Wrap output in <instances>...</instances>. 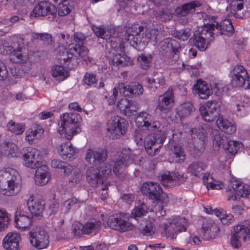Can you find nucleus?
<instances>
[{"mask_svg": "<svg viewBox=\"0 0 250 250\" xmlns=\"http://www.w3.org/2000/svg\"><path fill=\"white\" fill-rule=\"evenodd\" d=\"M21 240L20 233L15 231L9 232L3 240V248L6 250H20L19 244Z\"/></svg>", "mask_w": 250, "mask_h": 250, "instance_id": "nucleus-29", "label": "nucleus"}, {"mask_svg": "<svg viewBox=\"0 0 250 250\" xmlns=\"http://www.w3.org/2000/svg\"><path fill=\"white\" fill-rule=\"evenodd\" d=\"M7 127L9 131L16 135L21 134L24 130L23 125L12 121L8 123Z\"/></svg>", "mask_w": 250, "mask_h": 250, "instance_id": "nucleus-52", "label": "nucleus"}, {"mask_svg": "<svg viewBox=\"0 0 250 250\" xmlns=\"http://www.w3.org/2000/svg\"><path fill=\"white\" fill-rule=\"evenodd\" d=\"M34 39H40L42 41H47V43L51 42V37L48 34H35L33 35Z\"/></svg>", "mask_w": 250, "mask_h": 250, "instance_id": "nucleus-63", "label": "nucleus"}, {"mask_svg": "<svg viewBox=\"0 0 250 250\" xmlns=\"http://www.w3.org/2000/svg\"><path fill=\"white\" fill-rule=\"evenodd\" d=\"M229 77L232 86L240 87L243 86L245 89L250 88V80L247 72L241 65H236L230 72Z\"/></svg>", "mask_w": 250, "mask_h": 250, "instance_id": "nucleus-14", "label": "nucleus"}, {"mask_svg": "<svg viewBox=\"0 0 250 250\" xmlns=\"http://www.w3.org/2000/svg\"><path fill=\"white\" fill-rule=\"evenodd\" d=\"M229 200H235L237 197L249 198L250 187L238 180H231L227 190Z\"/></svg>", "mask_w": 250, "mask_h": 250, "instance_id": "nucleus-15", "label": "nucleus"}, {"mask_svg": "<svg viewBox=\"0 0 250 250\" xmlns=\"http://www.w3.org/2000/svg\"><path fill=\"white\" fill-rule=\"evenodd\" d=\"M173 103L172 90L168 89L164 94L159 97L157 108L160 111H165L170 108Z\"/></svg>", "mask_w": 250, "mask_h": 250, "instance_id": "nucleus-32", "label": "nucleus"}, {"mask_svg": "<svg viewBox=\"0 0 250 250\" xmlns=\"http://www.w3.org/2000/svg\"><path fill=\"white\" fill-rule=\"evenodd\" d=\"M140 149H136L131 152L129 149L125 148L118 154L117 160L115 161L113 166V172L117 175H121L125 171V167L132 163L138 164L141 162L142 158L140 155Z\"/></svg>", "mask_w": 250, "mask_h": 250, "instance_id": "nucleus-8", "label": "nucleus"}, {"mask_svg": "<svg viewBox=\"0 0 250 250\" xmlns=\"http://www.w3.org/2000/svg\"><path fill=\"white\" fill-rule=\"evenodd\" d=\"M116 105L117 109L121 114L128 117L134 115L137 111L136 107L133 102L125 98L117 100Z\"/></svg>", "mask_w": 250, "mask_h": 250, "instance_id": "nucleus-27", "label": "nucleus"}, {"mask_svg": "<svg viewBox=\"0 0 250 250\" xmlns=\"http://www.w3.org/2000/svg\"><path fill=\"white\" fill-rule=\"evenodd\" d=\"M148 210L146 205L139 201L135 203V207L131 214V217L137 219L138 218L145 215L147 213Z\"/></svg>", "mask_w": 250, "mask_h": 250, "instance_id": "nucleus-43", "label": "nucleus"}, {"mask_svg": "<svg viewBox=\"0 0 250 250\" xmlns=\"http://www.w3.org/2000/svg\"><path fill=\"white\" fill-rule=\"evenodd\" d=\"M187 227V221L185 218L174 217L164 224L162 234L168 238L174 239L178 233L185 231Z\"/></svg>", "mask_w": 250, "mask_h": 250, "instance_id": "nucleus-10", "label": "nucleus"}, {"mask_svg": "<svg viewBox=\"0 0 250 250\" xmlns=\"http://www.w3.org/2000/svg\"><path fill=\"white\" fill-rule=\"evenodd\" d=\"M111 168L109 164H104L100 167V169L94 167H89L86 172L87 181L93 186H96L101 183L103 184V178L110 175Z\"/></svg>", "mask_w": 250, "mask_h": 250, "instance_id": "nucleus-11", "label": "nucleus"}, {"mask_svg": "<svg viewBox=\"0 0 250 250\" xmlns=\"http://www.w3.org/2000/svg\"><path fill=\"white\" fill-rule=\"evenodd\" d=\"M194 110V108L190 102H186L180 105L177 109L175 122L178 123L181 121L182 117L189 115Z\"/></svg>", "mask_w": 250, "mask_h": 250, "instance_id": "nucleus-37", "label": "nucleus"}, {"mask_svg": "<svg viewBox=\"0 0 250 250\" xmlns=\"http://www.w3.org/2000/svg\"><path fill=\"white\" fill-rule=\"evenodd\" d=\"M138 128L144 130L154 131L160 129V134H150L144 140V145L146 153L151 156L157 153L162 146L167 134V129L162 127L158 121L154 120L153 116L146 112L139 113L135 119Z\"/></svg>", "mask_w": 250, "mask_h": 250, "instance_id": "nucleus-2", "label": "nucleus"}, {"mask_svg": "<svg viewBox=\"0 0 250 250\" xmlns=\"http://www.w3.org/2000/svg\"><path fill=\"white\" fill-rule=\"evenodd\" d=\"M214 24H205L199 31V35H195L193 43L200 51H205L208 47L210 41L213 36Z\"/></svg>", "mask_w": 250, "mask_h": 250, "instance_id": "nucleus-12", "label": "nucleus"}, {"mask_svg": "<svg viewBox=\"0 0 250 250\" xmlns=\"http://www.w3.org/2000/svg\"><path fill=\"white\" fill-rule=\"evenodd\" d=\"M212 24H214V28L220 30L221 33L223 35L230 36L232 34L234 31L233 27L231 22L228 19L223 21L219 24L218 23L216 24L215 23Z\"/></svg>", "mask_w": 250, "mask_h": 250, "instance_id": "nucleus-40", "label": "nucleus"}, {"mask_svg": "<svg viewBox=\"0 0 250 250\" xmlns=\"http://www.w3.org/2000/svg\"><path fill=\"white\" fill-rule=\"evenodd\" d=\"M218 127L228 134H232L236 131V126L231 122L222 116H219L216 122Z\"/></svg>", "mask_w": 250, "mask_h": 250, "instance_id": "nucleus-36", "label": "nucleus"}, {"mask_svg": "<svg viewBox=\"0 0 250 250\" xmlns=\"http://www.w3.org/2000/svg\"><path fill=\"white\" fill-rule=\"evenodd\" d=\"M206 165L202 162L196 161L190 164L188 168V172L195 176H197L198 174L205 169Z\"/></svg>", "mask_w": 250, "mask_h": 250, "instance_id": "nucleus-47", "label": "nucleus"}, {"mask_svg": "<svg viewBox=\"0 0 250 250\" xmlns=\"http://www.w3.org/2000/svg\"><path fill=\"white\" fill-rule=\"evenodd\" d=\"M127 126L125 120L118 116L112 117L107 125L108 134L113 139H117L125 133Z\"/></svg>", "mask_w": 250, "mask_h": 250, "instance_id": "nucleus-16", "label": "nucleus"}, {"mask_svg": "<svg viewBox=\"0 0 250 250\" xmlns=\"http://www.w3.org/2000/svg\"><path fill=\"white\" fill-rule=\"evenodd\" d=\"M98 80V79L97 78L96 75L92 73H85L83 78V82L87 85L93 87H97L99 88L104 87V84L103 81L100 82L97 86Z\"/></svg>", "mask_w": 250, "mask_h": 250, "instance_id": "nucleus-45", "label": "nucleus"}, {"mask_svg": "<svg viewBox=\"0 0 250 250\" xmlns=\"http://www.w3.org/2000/svg\"><path fill=\"white\" fill-rule=\"evenodd\" d=\"M8 75V72L5 63L0 60V81L5 80Z\"/></svg>", "mask_w": 250, "mask_h": 250, "instance_id": "nucleus-60", "label": "nucleus"}, {"mask_svg": "<svg viewBox=\"0 0 250 250\" xmlns=\"http://www.w3.org/2000/svg\"><path fill=\"white\" fill-rule=\"evenodd\" d=\"M227 139L226 137L221 136L220 134H216L213 137V144L216 149L223 148L225 149V146Z\"/></svg>", "mask_w": 250, "mask_h": 250, "instance_id": "nucleus-53", "label": "nucleus"}, {"mask_svg": "<svg viewBox=\"0 0 250 250\" xmlns=\"http://www.w3.org/2000/svg\"><path fill=\"white\" fill-rule=\"evenodd\" d=\"M137 60L142 68L144 69H146L149 66V64L152 61V56L151 55H141L138 57Z\"/></svg>", "mask_w": 250, "mask_h": 250, "instance_id": "nucleus-55", "label": "nucleus"}, {"mask_svg": "<svg viewBox=\"0 0 250 250\" xmlns=\"http://www.w3.org/2000/svg\"><path fill=\"white\" fill-rule=\"evenodd\" d=\"M15 222L17 228L26 231L30 229L32 219L30 216L24 215L21 209H18L15 213Z\"/></svg>", "mask_w": 250, "mask_h": 250, "instance_id": "nucleus-31", "label": "nucleus"}, {"mask_svg": "<svg viewBox=\"0 0 250 250\" xmlns=\"http://www.w3.org/2000/svg\"><path fill=\"white\" fill-rule=\"evenodd\" d=\"M101 226L100 221L94 219L90 220L83 225L85 234H95L100 229Z\"/></svg>", "mask_w": 250, "mask_h": 250, "instance_id": "nucleus-41", "label": "nucleus"}, {"mask_svg": "<svg viewBox=\"0 0 250 250\" xmlns=\"http://www.w3.org/2000/svg\"><path fill=\"white\" fill-rule=\"evenodd\" d=\"M219 104L216 101L205 102L199 108V111L203 119L206 122L213 121L217 114Z\"/></svg>", "mask_w": 250, "mask_h": 250, "instance_id": "nucleus-20", "label": "nucleus"}, {"mask_svg": "<svg viewBox=\"0 0 250 250\" xmlns=\"http://www.w3.org/2000/svg\"><path fill=\"white\" fill-rule=\"evenodd\" d=\"M3 156L9 158H17L21 154L20 147L15 144L7 142L3 143L1 146Z\"/></svg>", "mask_w": 250, "mask_h": 250, "instance_id": "nucleus-34", "label": "nucleus"}, {"mask_svg": "<svg viewBox=\"0 0 250 250\" xmlns=\"http://www.w3.org/2000/svg\"><path fill=\"white\" fill-rule=\"evenodd\" d=\"M9 221V214L5 211L0 209V231L7 228Z\"/></svg>", "mask_w": 250, "mask_h": 250, "instance_id": "nucleus-54", "label": "nucleus"}, {"mask_svg": "<svg viewBox=\"0 0 250 250\" xmlns=\"http://www.w3.org/2000/svg\"><path fill=\"white\" fill-rule=\"evenodd\" d=\"M33 12L36 17L54 15L57 13V9L52 4L46 1H42L35 6Z\"/></svg>", "mask_w": 250, "mask_h": 250, "instance_id": "nucleus-28", "label": "nucleus"}, {"mask_svg": "<svg viewBox=\"0 0 250 250\" xmlns=\"http://www.w3.org/2000/svg\"><path fill=\"white\" fill-rule=\"evenodd\" d=\"M157 31L155 29H144L139 23H135L126 31V40L138 50L145 48L152 39H156Z\"/></svg>", "mask_w": 250, "mask_h": 250, "instance_id": "nucleus-4", "label": "nucleus"}, {"mask_svg": "<svg viewBox=\"0 0 250 250\" xmlns=\"http://www.w3.org/2000/svg\"><path fill=\"white\" fill-rule=\"evenodd\" d=\"M183 67L188 71L190 75H193L194 77H198L200 74V68L201 67V64L199 63L197 65H189L188 64H185L182 63Z\"/></svg>", "mask_w": 250, "mask_h": 250, "instance_id": "nucleus-56", "label": "nucleus"}, {"mask_svg": "<svg viewBox=\"0 0 250 250\" xmlns=\"http://www.w3.org/2000/svg\"><path fill=\"white\" fill-rule=\"evenodd\" d=\"M80 203L75 198H72L64 201L62 205V211L66 213L67 212L72 208H78L80 207Z\"/></svg>", "mask_w": 250, "mask_h": 250, "instance_id": "nucleus-49", "label": "nucleus"}, {"mask_svg": "<svg viewBox=\"0 0 250 250\" xmlns=\"http://www.w3.org/2000/svg\"><path fill=\"white\" fill-rule=\"evenodd\" d=\"M21 178L19 172L11 167L0 170V190L5 196H13L20 192Z\"/></svg>", "mask_w": 250, "mask_h": 250, "instance_id": "nucleus-5", "label": "nucleus"}, {"mask_svg": "<svg viewBox=\"0 0 250 250\" xmlns=\"http://www.w3.org/2000/svg\"><path fill=\"white\" fill-rule=\"evenodd\" d=\"M201 5V3L198 1H193L189 3H187L181 7H178L175 10V13L177 15L180 16H186L188 14L193 13L197 7Z\"/></svg>", "mask_w": 250, "mask_h": 250, "instance_id": "nucleus-35", "label": "nucleus"}, {"mask_svg": "<svg viewBox=\"0 0 250 250\" xmlns=\"http://www.w3.org/2000/svg\"><path fill=\"white\" fill-rule=\"evenodd\" d=\"M178 177L174 172L165 171L161 175L162 184L166 187H171L174 185V183L177 180Z\"/></svg>", "mask_w": 250, "mask_h": 250, "instance_id": "nucleus-44", "label": "nucleus"}, {"mask_svg": "<svg viewBox=\"0 0 250 250\" xmlns=\"http://www.w3.org/2000/svg\"><path fill=\"white\" fill-rule=\"evenodd\" d=\"M43 130L39 125L34 126L28 129L25 133V140L30 144L38 142L43 136Z\"/></svg>", "mask_w": 250, "mask_h": 250, "instance_id": "nucleus-33", "label": "nucleus"}, {"mask_svg": "<svg viewBox=\"0 0 250 250\" xmlns=\"http://www.w3.org/2000/svg\"><path fill=\"white\" fill-rule=\"evenodd\" d=\"M57 37L61 46L59 45L55 52L61 65H54L51 68V74L57 81H62L69 77L68 69L74 66L76 57L86 62H90V59L88 50L83 45L85 38L83 34L76 33L72 38L67 34L66 36L61 33Z\"/></svg>", "mask_w": 250, "mask_h": 250, "instance_id": "nucleus-1", "label": "nucleus"}, {"mask_svg": "<svg viewBox=\"0 0 250 250\" xmlns=\"http://www.w3.org/2000/svg\"><path fill=\"white\" fill-rule=\"evenodd\" d=\"M146 81L147 87L152 91H154L160 86L163 85L165 83L163 76L159 73L155 74L153 78H148Z\"/></svg>", "mask_w": 250, "mask_h": 250, "instance_id": "nucleus-38", "label": "nucleus"}, {"mask_svg": "<svg viewBox=\"0 0 250 250\" xmlns=\"http://www.w3.org/2000/svg\"><path fill=\"white\" fill-rule=\"evenodd\" d=\"M223 87L219 83H215L213 86L201 79L198 80L192 87L194 94L197 95L200 99H208L214 91L215 93H220Z\"/></svg>", "mask_w": 250, "mask_h": 250, "instance_id": "nucleus-13", "label": "nucleus"}, {"mask_svg": "<svg viewBox=\"0 0 250 250\" xmlns=\"http://www.w3.org/2000/svg\"><path fill=\"white\" fill-rule=\"evenodd\" d=\"M82 174L80 171H74L71 178L69 179V182L73 185L77 184L82 180Z\"/></svg>", "mask_w": 250, "mask_h": 250, "instance_id": "nucleus-61", "label": "nucleus"}, {"mask_svg": "<svg viewBox=\"0 0 250 250\" xmlns=\"http://www.w3.org/2000/svg\"><path fill=\"white\" fill-rule=\"evenodd\" d=\"M171 150L175 156L171 160H169L170 162L181 163L184 161L185 155L181 145H174Z\"/></svg>", "mask_w": 250, "mask_h": 250, "instance_id": "nucleus-46", "label": "nucleus"}, {"mask_svg": "<svg viewBox=\"0 0 250 250\" xmlns=\"http://www.w3.org/2000/svg\"><path fill=\"white\" fill-rule=\"evenodd\" d=\"M250 238V229L248 227L242 225H236L234 227L231 243L234 247L238 248L242 241L245 242Z\"/></svg>", "mask_w": 250, "mask_h": 250, "instance_id": "nucleus-21", "label": "nucleus"}, {"mask_svg": "<svg viewBox=\"0 0 250 250\" xmlns=\"http://www.w3.org/2000/svg\"><path fill=\"white\" fill-rule=\"evenodd\" d=\"M143 92L142 85L137 83H131L128 85L121 83H119L114 87L111 95H104V99L108 105H112L115 104L116 101L120 98L121 95L125 96L139 95Z\"/></svg>", "mask_w": 250, "mask_h": 250, "instance_id": "nucleus-7", "label": "nucleus"}, {"mask_svg": "<svg viewBox=\"0 0 250 250\" xmlns=\"http://www.w3.org/2000/svg\"><path fill=\"white\" fill-rule=\"evenodd\" d=\"M221 222L223 224L229 225L233 223L234 217L231 214H227L226 212L221 217Z\"/></svg>", "mask_w": 250, "mask_h": 250, "instance_id": "nucleus-62", "label": "nucleus"}, {"mask_svg": "<svg viewBox=\"0 0 250 250\" xmlns=\"http://www.w3.org/2000/svg\"><path fill=\"white\" fill-rule=\"evenodd\" d=\"M203 181L207 188L211 189H220L223 188V184L216 181L209 174H205L203 177Z\"/></svg>", "mask_w": 250, "mask_h": 250, "instance_id": "nucleus-42", "label": "nucleus"}, {"mask_svg": "<svg viewBox=\"0 0 250 250\" xmlns=\"http://www.w3.org/2000/svg\"><path fill=\"white\" fill-rule=\"evenodd\" d=\"M233 110L238 117H243L248 115L250 113V97L246 96L237 97Z\"/></svg>", "mask_w": 250, "mask_h": 250, "instance_id": "nucleus-25", "label": "nucleus"}, {"mask_svg": "<svg viewBox=\"0 0 250 250\" xmlns=\"http://www.w3.org/2000/svg\"><path fill=\"white\" fill-rule=\"evenodd\" d=\"M191 35L189 29L181 30L176 33L175 37L183 41L187 40Z\"/></svg>", "mask_w": 250, "mask_h": 250, "instance_id": "nucleus-58", "label": "nucleus"}, {"mask_svg": "<svg viewBox=\"0 0 250 250\" xmlns=\"http://www.w3.org/2000/svg\"><path fill=\"white\" fill-rule=\"evenodd\" d=\"M125 214L120 213L115 216L110 217L107 220V225L112 229L122 232L131 229L130 224L125 220Z\"/></svg>", "mask_w": 250, "mask_h": 250, "instance_id": "nucleus-22", "label": "nucleus"}, {"mask_svg": "<svg viewBox=\"0 0 250 250\" xmlns=\"http://www.w3.org/2000/svg\"><path fill=\"white\" fill-rule=\"evenodd\" d=\"M51 174L48 167L42 165L37 167L34 175V181L39 186H43L46 185L50 180Z\"/></svg>", "mask_w": 250, "mask_h": 250, "instance_id": "nucleus-30", "label": "nucleus"}, {"mask_svg": "<svg viewBox=\"0 0 250 250\" xmlns=\"http://www.w3.org/2000/svg\"><path fill=\"white\" fill-rule=\"evenodd\" d=\"M191 136L194 139L198 140L195 143V149L199 152H203L205 148L207 142V133L205 130L201 126L193 128L191 130Z\"/></svg>", "mask_w": 250, "mask_h": 250, "instance_id": "nucleus-26", "label": "nucleus"}, {"mask_svg": "<svg viewBox=\"0 0 250 250\" xmlns=\"http://www.w3.org/2000/svg\"><path fill=\"white\" fill-rule=\"evenodd\" d=\"M28 210L33 216H39L44 209V205L40 201L30 198L28 202Z\"/></svg>", "mask_w": 250, "mask_h": 250, "instance_id": "nucleus-39", "label": "nucleus"}, {"mask_svg": "<svg viewBox=\"0 0 250 250\" xmlns=\"http://www.w3.org/2000/svg\"><path fill=\"white\" fill-rule=\"evenodd\" d=\"M92 30L97 37L109 40L106 46L111 49L107 57L113 65L124 66L131 63L130 59L124 52L122 44L118 42V39L112 37L115 32L113 28L93 26Z\"/></svg>", "mask_w": 250, "mask_h": 250, "instance_id": "nucleus-3", "label": "nucleus"}, {"mask_svg": "<svg viewBox=\"0 0 250 250\" xmlns=\"http://www.w3.org/2000/svg\"><path fill=\"white\" fill-rule=\"evenodd\" d=\"M58 132L67 140L81 132L82 118L77 113H64L60 116Z\"/></svg>", "mask_w": 250, "mask_h": 250, "instance_id": "nucleus-6", "label": "nucleus"}, {"mask_svg": "<svg viewBox=\"0 0 250 250\" xmlns=\"http://www.w3.org/2000/svg\"><path fill=\"white\" fill-rule=\"evenodd\" d=\"M155 232V228L151 222H149L143 228L142 233L146 236H151Z\"/></svg>", "mask_w": 250, "mask_h": 250, "instance_id": "nucleus-57", "label": "nucleus"}, {"mask_svg": "<svg viewBox=\"0 0 250 250\" xmlns=\"http://www.w3.org/2000/svg\"><path fill=\"white\" fill-rule=\"evenodd\" d=\"M71 233L74 237H77L85 234L83 225L79 222H74L72 226Z\"/></svg>", "mask_w": 250, "mask_h": 250, "instance_id": "nucleus-51", "label": "nucleus"}, {"mask_svg": "<svg viewBox=\"0 0 250 250\" xmlns=\"http://www.w3.org/2000/svg\"><path fill=\"white\" fill-rule=\"evenodd\" d=\"M243 145L239 141L227 140L225 146V149L228 150L230 153L235 154L238 151L242 149Z\"/></svg>", "mask_w": 250, "mask_h": 250, "instance_id": "nucleus-48", "label": "nucleus"}, {"mask_svg": "<svg viewBox=\"0 0 250 250\" xmlns=\"http://www.w3.org/2000/svg\"><path fill=\"white\" fill-rule=\"evenodd\" d=\"M40 151L34 147H30L22 156V165L27 168L34 169L42 164Z\"/></svg>", "mask_w": 250, "mask_h": 250, "instance_id": "nucleus-17", "label": "nucleus"}, {"mask_svg": "<svg viewBox=\"0 0 250 250\" xmlns=\"http://www.w3.org/2000/svg\"><path fill=\"white\" fill-rule=\"evenodd\" d=\"M0 53L4 55H9L10 59L13 62L24 63L28 59L26 53H22L20 49H14L12 47L8 46V43L5 41L0 45Z\"/></svg>", "mask_w": 250, "mask_h": 250, "instance_id": "nucleus-19", "label": "nucleus"}, {"mask_svg": "<svg viewBox=\"0 0 250 250\" xmlns=\"http://www.w3.org/2000/svg\"><path fill=\"white\" fill-rule=\"evenodd\" d=\"M244 4V0H233L230 6L234 11H240L243 8Z\"/></svg>", "mask_w": 250, "mask_h": 250, "instance_id": "nucleus-59", "label": "nucleus"}, {"mask_svg": "<svg viewBox=\"0 0 250 250\" xmlns=\"http://www.w3.org/2000/svg\"><path fill=\"white\" fill-rule=\"evenodd\" d=\"M56 150L63 159L67 160L75 159L78 153V150L70 142L61 143L57 146Z\"/></svg>", "mask_w": 250, "mask_h": 250, "instance_id": "nucleus-24", "label": "nucleus"}, {"mask_svg": "<svg viewBox=\"0 0 250 250\" xmlns=\"http://www.w3.org/2000/svg\"><path fill=\"white\" fill-rule=\"evenodd\" d=\"M31 244L38 249L47 247L49 244V236L44 229L37 228L32 229L29 233Z\"/></svg>", "mask_w": 250, "mask_h": 250, "instance_id": "nucleus-18", "label": "nucleus"}, {"mask_svg": "<svg viewBox=\"0 0 250 250\" xmlns=\"http://www.w3.org/2000/svg\"><path fill=\"white\" fill-rule=\"evenodd\" d=\"M58 14L60 16L68 15L71 11V6L67 0H63L58 6Z\"/></svg>", "mask_w": 250, "mask_h": 250, "instance_id": "nucleus-50", "label": "nucleus"}, {"mask_svg": "<svg viewBox=\"0 0 250 250\" xmlns=\"http://www.w3.org/2000/svg\"><path fill=\"white\" fill-rule=\"evenodd\" d=\"M106 151L102 148H89L85 155L86 161L95 166H101L106 159Z\"/></svg>", "mask_w": 250, "mask_h": 250, "instance_id": "nucleus-23", "label": "nucleus"}, {"mask_svg": "<svg viewBox=\"0 0 250 250\" xmlns=\"http://www.w3.org/2000/svg\"><path fill=\"white\" fill-rule=\"evenodd\" d=\"M141 189L143 194L146 195L153 203L159 206L166 207L169 202L167 195L163 191L160 186L157 183H144Z\"/></svg>", "mask_w": 250, "mask_h": 250, "instance_id": "nucleus-9", "label": "nucleus"}, {"mask_svg": "<svg viewBox=\"0 0 250 250\" xmlns=\"http://www.w3.org/2000/svg\"><path fill=\"white\" fill-rule=\"evenodd\" d=\"M65 163L58 159H53L51 161L50 166L52 168L61 169L63 168Z\"/></svg>", "mask_w": 250, "mask_h": 250, "instance_id": "nucleus-64", "label": "nucleus"}]
</instances>
